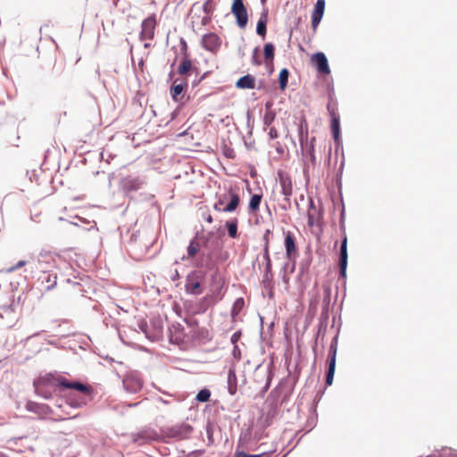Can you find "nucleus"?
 <instances>
[{"instance_id":"nucleus-1","label":"nucleus","mask_w":457,"mask_h":457,"mask_svg":"<svg viewBox=\"0 0 457 457\" xmlns=\"http://www.w3.org/2000/svg\"><path fill=\"white\" fill-rule=\"evenodd\" d=\"M225 284L224 277L215 270L211 276L208 293L201 300L202 304L208 308L221 301L226 293Z\"/></svg>"},{"instance_id":"nucleus-2","label":"nucleus","mask_w":457,"mask_h":457,"mask_svg":"<svg viewBox=\"0 0 457 457\" xmlns=\"http://www.w3.org/2000/svg\"><path fill=\"white\" fill-rule=\"evenodd\" d=\"M213 209L219 212L232 213L238 208L241 199L237 188L229 187L224 194H216Z\"/></svg>"},{"instance_id":"nucleus-3","label":"nucleus","mask_w":457,"mask_h":457,"mask_svg":"<svg viewBox=\"0 0 457 457\" xmlns=\"http://www.w3.org/2000/svg\"><path fill=\"white\" fill-rule=\"evenodd\" d=\"M57 260V253L41 251L37 256V269L41 272H50L56 268Z\"/></svg>"},{"instance_id":"nucleus-4","label":"nucleus","mask_w":457,"mask_h":457,"mask_svg":"<svg viewBox=\"0 0 457 457\" xmlns=\"http://www.w3.org/2000/svg\"><path fill=\"white\" fill-rule=\"evenodd\" d=\"M278 181L281 188V194L284 195L285 204L283 209L287 210L291 206L290 197L293 195V182L291 177L283 172H278Z\"/></svg>"},{"instance_id":"nucleus-5","label":"nucleus","mask_w":457,"mask_h":457,"mask_svg":"<svg viewBox=\"0 0 457 457\" xmlns=\"http://www.w3.org/2000/svg\"><path fill=\"white\" fill-rule=\"evenodd\" d=\"M156 26V14L154 13L145 18L141 23L140 40H153L154 38Z\"/></svg>"},{"instance_id":"nucleus-6","label":"nucleus","mask_w":457,"mask_h":457,"mask_svg":"<svg viewBox=\"0 0 457 457\" xmlns=\"http://www.w3.org/2000/svg\"><path fill=\"white\" fill-rule=\"evenodd\" d=\"M337 350V337H335L330 344L328 351V369L326 375V384L331 386L333 383L335 370H336V357Z\"/></svg>"},{"instance_id":"nucleus-7","label":"nucleus","mask_w":457,"mask_h":457,"mask_svg":"<svg viewBox=\"0 0 457 457\" xmlns=\"http://www.w3.org/2000/svg\"><path fill=\"white\" fill-rule=\"evenodd\" d=\"M231 12L237 18V25L244 29L247 24L248 15L243 0H233Z\"/></svg>"},{"instance_id":"nucleus-8","label":"nucleus","mask_w":457,"mask_h":457,"mask_svg":"<svg viewBox=\"0 0 457 457\" xmlns=\"http://www.w3.org/2000/svg\"><path fill=\"white\" fill-rule=\"evenodd\" d=\"M221 42V38L216 33L210 32L203 37L201 45L205 50L216 53L220 50Z\"/></svg>"},{"instance_id":"nucleus-9","label":"nucleus","mask_w":457,"mask_h":457,"mask_svg":"<svg viewBox=\"0 0 457 457\" xmlns=\"http://www.w3.org/2000/svg\"><path fill=\"white\" fill-rule=\"evenodd\" d=\"M56 381L62 387L74 389L84 395H90L92 392V387L90 386L84 385L78 381L71 382L64 377L57 378Z\"/></svg>"},{"instance_id":"nucleus-10","label":"nucleus","mask_w":457,"mask_h":457,"mask_svg":"<svg viewBox=\"0 0 457 457\" xmlns=\"http://www.w3.org/2000/svg\"><path fill=\"white\" fill-rule=\"evenodd\" d=\"M342 243L340 247V256H339V269L340 275L345 278L346 276V268H347V236L345 234V230L344 229L342 232Z\"/></svg>"},{"instance_id":"nucleus-11","label":"nucleus","mask_w":457,"mask_h":457,"mask_svg":"<svg viewBox=\"0 0 457 457\" xmlns=\"http://www.w3.org/2000/svg\"><path fill=\"white\" fill-rule=\"evenodd\" d=\"M325 11V0H317L314 5V9L312 12V28L313 31H316L318 25L320 24Z\"/></svg>"},{"instance_id":"nucleus-12","label":"nucleus","mask_w":457,"mask_h":457,"mask_svg":"<svg viewBox=\"0 0 457 457\" xmlns=\"http://www.w3.org/2000/svg\"><path fill=\"white\" fill-rule=\"evenodd\" d=\"M312 62L316 65L319 72L323 74H329L330 69L328 66V59L323 53H316L312 56Z\"/></svg>"},{"instance_id":"nucleus-13","label":"nucleus","mask_w":457,"mask_h":457,"mask_svg":"<svg viewBox=\"0 0 457 457\" xmlns=\"http://www.w3.org/2000/svg\"><path fill=\"white\" fill-rule=\"evenodd\" d=\"M143 181L138 178L126 177L122 179L121 186L122 189L126 193L137 191L141 188Z\"/></svg>"},{"instance_id":"nucleus-14","label":"nucleus","mask_w":457,"mask_h":457,"mask_svg":"<svg viewBox=\"0 0 457 457\" xmlns=\"http://www.w3.org/2000/svg\"><path fill=\"white\" fill-rule=\"evenodd\" d=\"M285 247H286V254L288 260H293L295 258L296 246L295 243V237L291 232H287L285 237Z\"/></svg>"},{"instance_id":"nucleus-15","label":"nucleus","mask_w":457,"mask_h":457,"mask_svg":"<svg viewBox=\"0 0 457 457\" xmlns=\"http://www.w3.org/2000/svg\"><path fill=\"white\" fill-rule=\"evenodd\" d=\"M185 289L187 293L191 295H200L202 293L201 281L198 278H195L194 276H188Z\"/></svg>"},{"instance_id":"nucleus-16","label":"nucleus","mask_w":457,"mask_h":457,"mask_svg":"<svg viewBox=\"0 0 457 457\" xmlns=\"http://www.w3.org/2000/svg\"><path fill=\"white\" fill-rule=\"evenodd\" d=\"M178 82L179 79H175L170 88V96L172 99L176 102L179 101L182 98L181 96L187 87V83L186 81L180 83Z\"/></svg>"},{"instance_id":"nucleus-17","label":"nucleus","mask_w":457,"mask_h":457,"mask_svg":"<svg viewBox=\"0 0 457 457\" xmlns=\"http://www.w3.org/2000/svg\"><path fill=\"white\" fill-rule=\"evenodd\" d=\"M236 87L242 89H253L255 87V79L252 75L247 74L237 81Z\"/></svg>"},{"instance_id":"nucleus-18","label":"nucleus","mask_w":457,"mask_h":457,"mask_svg":"<svg viewBox=\"0 0 457 457\" xmlns=\"http://www.w3.org/2000/svg\"><path fill=\"white\" fill-rule=\"evenodd\" d=\"M299 142L302 147L308 143V123L305 118L301 120L298 128Z\"/></svg>"},{"instance_id":"nucleus-19","label":"nucleus","mask_w":457,"mask_h":457,"mask_svg":"<svg viewBox=\"0 0 457 457\" xmlns=\"http://www.w3.org/2000/svg\"><path fill=\"white\" fill-rule=\"evenodd\" d=\"M225 226L228 229V234L231 238L238 237L237 227L238 220L237 218L230 219L226 221Z\"/></svg>"},{"instance_id":"nucleus-20","label":"nucleus","mask_w":457,"mask_h":457,"mask_svg":"<svg viewBox=\"0 0 457 457\" xmlns=\"http://www.w3.org/2000/svg\"><path fill=\"white\" fill-rule=\"evenodd\" d=\"M192 69V62L189 58V54H186L179 66L178 73L179 75H186Z\"/></svg>"},{"instance_id":"nucleus-21","label":"nucleus","mask_w":457,"mask_h":457,"mask_svg":"<svg viewBox=\"0 0 457 457\" xmlns=\"http://www.w3.org/2000/svg\"><path fill=\"white\" fill-rule=\"evenodd\" d=\"M267 16L268 12H263L262 13L260 20L257 22L256 32L259 36H262V37H264L266 34Z\"/></svg>"},{"instance_id":"nucleus-22","label":"nucleus","mask_w":457,"mask_h":457,"mask_svg":"<svg viewBox=\"0 0 457 457\" xmlns=\"http://www.w3.org/2000/svg\"><path fill=\"white\" fill-rule=\"evenodd\" d=\"M330 121H331L330 127H331L333 137L336 141H337L339 139V135H340V117L339 116L331 117Z\"/></svg>"},{"instance_id":"nucleus-23","label":"nucleus","mask_w":457,"mask_h":457,"mask_svg":"<svg viewBox=\"0 0 457 457\" xmlns=\"http://www.w3.org/2000/svg\"><path fill=\"white\" fill-rule=\"evenodd\" d=\"M228 392L234 395L237 393V375L235 371L229 370L228 376Z\"/></svg>"},{"instance_id":"nucleus-24","label":"nucleus","mask_w":457,"mask_h":457,"mask_svg":"<svg viewBox=\"0 0 457 457\" xmlns=\"http://www.w3.org/2000/svg\"><path fill=\"white\" fill-rule=\"evenodd\" d=\"M262 195L259 194H255L252 195L250 202H249V211L251 212H256L259 208L262 202Z\"/></svg>"},{"instance_id":"nucleus-25","label":"nucleus","mask_w":457,"mask_h":457,"mask_svg":"<svg viewBox=\"0 0 457 457\" xmlns=\"http://www.w3.org/2000/svg\"><path fill=\"white\" fill-rule=\"evenodd\" d=\"M327 110L330 118L339 116L337 102L331 96L327 104Z\"/></svg>"},{"instance_id":"nucleus-26","label":"nucleus","mask_w":457,"mask_h":457,"mask_svg":"<svg viewBox=\"0 0 457 457\" xmlns=\"http://www.w3.org/2000/svg\"><path fill=\"white\" fill-rule=\"evenodd\" d=\"M289 77V71L287 69H282L278 75V81H279V88L281 90H285L287 86Z\"/></svg>"},{"instance_id":"nucleus-27","label":"nucleus","mask_w":457,"mask_h":457,"mask_svg":"<svg viewBox=\"0 0 457 457\" xmlns=\"http://www.w3.org/2000/svg\"><path fill=\"white\" fill-rule=\"evenodd\" d=\"M200 249L199 242L195 238L192 239L187 246V254L189 258H193L196 255Z\"/></svg>"},{"instance_id":"nucleus-28","label":"nucleus","mask_w":457,"mask_h":457,"mask_svg":"<svg viewBox=\"0 0 457 457\" xmlns=\"http://www.w3.org/2000/svg\"><path fill=\"white\" fill-rule=\"evenodd\" d=\"M275 118H276L275 112H273L271 110L267 111L263 116L264 126H267V127L270 126L271 123L274 121Z\"/></svg>"},{"instance_id":"nucleus-29","label":"nucleus","mask_w":457,"mask_h":457,"mask_svg":"<svg viewBox=\"0 0 457 457\" xmlns=\"http://www.w3.org/2000/svg\"><path fill=\"white\" fill-rule=\"evenodd\" d=\"M211 392L208 389H202L196 395L195 399L201 403L207 402L210 399Z\"/></svg>"},{"instance_id":"nucleus-30","label":"nucleus","mask_w":457,"mask_h":457,"mask_svg":"<svg viewBox=\"0 0 457 457\" xmlns=\"http://www.w3.org/2000/svg\"><path fill=\"white\" fill-rule=\"evenodd\" d=\"M264 56L266 60H273L274 46L271 43H268L264 46Z\"/></svg>"},{"instance_id":"nucleus-31","label":"nucleus","mask_w":457,"mask_h":457,"mask_svg":"<svg viewBox=\"0 0 457 457\" xmlns=\"http://www.w3.org/2000/svg\"><path fill=\"white\" fill-rule=\"evenodd\" d=\"M65 70V61L61 59L60 61H56L54 64V71L56 75H62Z\"/></svg>"},{"instance_id":"nucleus-32","label":"nucleus","mask_w":457,"mask_h":457,"mask_svg":"<svg viewBox=\"0 0 457 457\" xmlns=\"http://www.w3.org/2000/svg\"><path fill=\"white\" fill-rule=\"evenodd\" d=\"M57 255L59 257V260L56 261V268L54 270H62L63 269H66L69 265L68 262L64 259V257L57 253Z\"/></svg>"},{"instance_id":"nucleus-33","label":"nucleus","mask_w":457,"mask_h":457,"mask_svg":"<svg viewBox=\"0 0 457 457\" xmlns=\"http://www.w3.org/2000/svg\"><path fill=\"white\" fill-rule=\"evenodd\" d=\"M235 457H269L268 453H262L260 454H246L245 453H239L235 455Z\"/></svg>"},{"instance_id":"nucleus-34","label":"nucleus","mask_w":457,"mask_h":457,"mask_svg":"<svg viewBox=\"0 0 457 457\" xmlns=\"http://www.w3.org/2000/svg\"><path fill=\"white\" fill-rule=\"evenodd\" d=\"M314 141H315V137H312V140H311V143H310V148L308 150L310 158H311V160L312 162L315 160V156H314Z\"/></svg>"},{"instance_id":"nucleus-35","label":"nucleus","mask_w":457,"mask_h":457,"mask_svg":"<svg viewBox=\"0 0 457 457\" xmlns=\"http://www.w3.org/2000/svg\"><path fill=\"white\" fill-rule=\"evenodd\" d=\"M271 235V230L270 229H266L264 234H263V237H262V239L264 241V245H268L270 247V236Z\"/></svg>"},{"instance_id":"nucleus-36","label":"nucleus","mask_w":457,"mask_h":457,"mask_svg":"<svg viewBox=\"0 0 457 457\" xmlns=\"http://www.w3.org/2000/svg\"><path fill=\"white\" fill-rule=\"evenodd\" d=\"M270 139L273 140L278 137V132L276 128L271 127L269 131Z\"/></svg>"},{"instance_id":"nucleus-37","label":"nucleus","mask_w":457,"mask_h":457,"mask_svg":"<svg viewBox=\"0 0 457 457\" xmlns=\"http://www.w3.org/2000/svg\"><path fill=\"white\" fill-rule=\"evenodd\" d=\"M25 264H26V262H25V261H19V262H17V264H16L14 267H12V268H11V269H10V271L16 270H18V269H20V268H21V267L25 266Z\"/></svg>"},{"instance_id":"nucleus-38","label":"nucleus","mask_w":457,"mask_h":457,"mask_svg":"<svg viewBox=\"0 0 457 457\" xmlns=\"http://www.w3.org/2000/svg\"><path fill=\"white\" fill-rule=\"evenodd\" d=\"M180 44H181V51L183 52V56H184L186 54H188L187 45L184 39H181Z\"/></svg>"},{"instance_id":"nucleus-39","label":"nucleus","mask_w":457,"mask_h":457,"mask_svg":"<svg viewBox=\"0 0 457 457\" xmlns=\"http://www.w3.org/2000/svg\"><path fill=\"white\" fill-rule=\"evenodd\" d=\"M269 248L270 247L268 245H263L264 258H265L266 262L270 261Z\"/></svg>"},{"instance_id":"nucleus-40","label":"nucleus","mask_w":457,"mask_h":457,"mask_svg":"<svg viewBox=\"0 0 457 457\" xmlns=\"http://www.w3.org/2000/svg\"><path fill=\"white\" fill-rule=\"evenodd\" d=\"M244 305V300L243 298H238L234 303V308H241Z\"/></svg>"},{"instance_id":"nucleus-41","label":"nucleus","mask_w":457,"mask_h":457,"mask_svg":"<svg viewBox=\"0 0 457 457\" xmlns=\"http://www.w3.org/2000/svg\"><path fill=\"white\" fill-rule=\"evenodd\" d=\"M132 383H134V380H132V379H128L127 378V379L124 380V386H125V387L127 389H129V385L132 384Z\"/></svg>"},{"instance_id":"nucleus-42","label":"nucleus","mask_w":457,"mask_h":457,"mask_svg":"<svg viewBox=\"0 0 457 457\" xmlns=\"http://www.w3.org/2000/svg\"><path fill=\"white\" fill-rule=\"evenodd\" d=\"M210 22V18L206 15L202 19V25H206Z\"/></svg>"},{"instance_id":"nucleus-43","label":"nucleus","mask_w":457,"mask_h":457,"mask_svg":"<svg viewBox=\"0 0 457 457\" xmlns=\"http://www.w3.org/2000/svg\"><path fill=\"white\" fill-rule=\"evenodd\" d=\"M203 8H204V12H205L206 14H209V12H210V6H209V4H208V3H205V4H204V7H203Z\"/></svg>"},{"instance_id":"nucleus-44","label":"nucleus","mask_w":457,"mask_h":457,"mask_svg":"<svg viewBox=\"0 0 457 457\" xmlns=\"http://www.w3.org/2000/svg\"><path fill=\"white\" fill-rule=\"evenodd\" d=\"M204 220L208 222V223H212L213 222V218L211 214H207L206 217H204Z\"/></svg>"},{"instance_id":"nucleus-45","label":"nucleus","mask_w":457,"mask_h":457,"mask_svg":"<svg viewBox=\"0 0 457 457\" xmlns=\"http://www.w3.org/2000/svg\"><path fill=\"white\" fill-rule=\"evenodd\" d=\"M141 388V384L138 381H135V386L132 390L137 391V389Z\"/></svg>"},{"instance_id":"nucleus-46","label":"nucleus","mask_w":457,"mask_h":457,"mask_svg":"<svg viewBox=\"0 0 457 457\" xmlns=\"http://www.w3.org/2000/svg\"><path fill=\"white\" fill-rule=\"evenodd\" d=\"M257 54V49L254 50V53H253V62L257 65H260L261 64V62L260 61H256L255 60V55Z\"/></svg>"},{"instance_id":"nucleus-47","label":"nucleus","mask_w":457,"mask_h":457,"mask_svg":"<svg viewBox=\"0 0 457 457\" xmlns=\"http://www.w3.org/2000/svg\"><path fill=\"white\" fill-rule=\"evenodd\" d=\"M270 269H271V262L269 261L266 262V270H267V271H269V270H270Z\"/></svg>"},{"instance_id":"nucleus-48","label":"nucleus","mask_w":457,"mask_h":457,"mask_svg":"<svg viewBox=\"0 0 457 457\" xmlns=\"http://www.w3.org/2000/svg\"><path fill=\"white\" fill-rule=\"evenodd\" d=\"M138 66H139V68L141 69V71H143V67H144V61H143V60H141V61L139 62Z\"/></svg>"},{"instance_id":"nucleus-49","label":"nucleus","mask_w":457,"mask_h":457,"mask_svg":"<svg viewBox=\"0 0 457 457\" xmlns=\"http://www.w3.org/2000/svg\"><path fill=\"white\" fill-rule=\"evenodd\" d=\"M271 105H272V103L266 104L265 107H266L267 111L270 110Z\"/></svg>"},{"instance_id":"nucleus-50","label":"nucleus","mask_w":457,"mask_h":457,"mask_svg":"<svg viewBox=\"0 0 457 457\" xmlns=\"http://www.w3.org/2000/svg\"><path fill=\"white\" fill-rule=\"evenodd\" d=\"M72 406L79 407L81 405L80 403H71Z\"/></svg>"},{"instance_id":"nucleus-51","label":"nucleus","mask_w":457,"mask_h":457,"mask_svg":"<svg viewBox=\"0 0 457 457\" xmlns=\"http://www.w3.org/2000/svg\"><path fill=\"white\" fill-rule=\"evenodd\" d=\"M308 223H309V225H311V226H312V225H313V221L312 220V218H311V217H309V221H308Z\"/></svg>"},{"instance_id":"nucleus-52","label":"nucleus","mask_w":457,"mask_h":457,"mask_svg":"<svg viewBox=\"0 0 457 457\" xmlns=\"http://www.w3.org/2000/svg\"><path fill=\"white\" fill-rule=\"evenodd\" d=\"M144 46H145V48L149 47V46H150V43H145V44L144 45Z\"/></svg>"}]
</instances>
